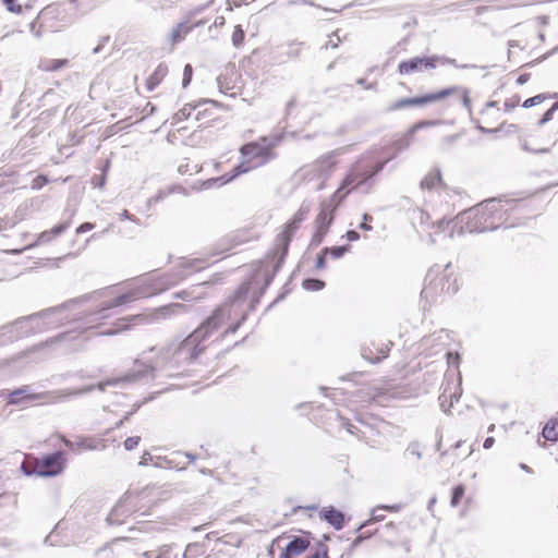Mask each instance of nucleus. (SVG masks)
Returning a JSON list of instances; mask_svg holds the SVG:
<instances>
[{"instance_id": "64", "label": "nucleus", "mask_w": 558, "mask_h": 558, "mask_svg": "<svg viewBox=\"0 0 558 558\" xmlns=\"http://www.w3.org/2000/svg\"><path fill=\"white\" fill-rule=\"evenodd\" d=\"M108 39H109L108 37H104V38L101 39V41L98 44V46H97L96 48H94L93 52H94V53H98V52L102 49V47L105 46V44L108 41Z\"/></svg>"}, {"instance_id": "28", "label": "nucleus", "mask_w": 558, "mask_h": 558, "mask_svg": "<svg viewBox=\"0 0 558 558\" xmlns=\"http://www.w3.org/2000/svg\"><path fill=\"white\" fill-rule=\"evenodd\" d=\"M302 286L308 291H319L324 289L325 282L320 279L308 278L303 281Z\"/></svg>"}, {"instance_id": "56", "label": "nucleus", "mask_w": 558, "mask_h": 558, "mask_svg": "<svg viewBox=\"0 0 558 558\" xmlns=\"http://www.w3.org/2000/svg\"><path fill=\"white\" fill-rule=\"evenodd\" d=\"M345 238L353 242V241H357L360 239V234L359 232H356L355 230H349L347 233H345Z\"/></svg>"}, {"instance_id": "26", "label": "nucleus", "mask_w": 558, "mask_h": 558, "mask_svg": "<svg viewBox=\"0 0 558 558\" xmlns=\"http://www.w3.org/2000/svg\"><path fill=\"white\" fill-rule=\"evenodd\" d=\"M381 511H384L381 505L376 506L375 508H373L372 511H371V518L368 520H366L365 522H363L357 527V532L363 530V529H365L366 526L371 525L372 523L383 521L385 519V514L380 513Z\"/></svg>"}, {"instance_id": "60", "label": "nucleus", "mask_w": 558, "mask_h": 558, "mask_svg": "<svg viewBox=\"0 0 558 558\" xmlns=\"http://www.w3.org/2000/svg\"><path fill=\"white\" fill-rule=\"evenodd\" d=\"M60 153L64 155L65 157H70L73 151L71 150V146L64 145L60 148Z\"/></svg>"}, {"instance_id": "44", "label": "nucleus", "mask_w": 558, "mask_h": 558, "mask_svg": "<svg viewBox=\"0 0 558 558\" xmlns=\"http://www.w3.org/2000/svg\"><path fill=\"white\" fill-rule=\"evenodd\" d=\"M496 130L497 132H505L507 134H511L518 131V125L502 123L499 128H496Z\"/></svg>"}, {"instance_id": "54", "label": "nucleus", "mask_w": 558, "mask_h": 558, "mask_svg": "<svg viewBox=\"0 0 558 558\" xmlns=\"http://www.w3.org/2000/svg\"><path fill=\"white\" fill-rule=\"evenodd\" d=\"M93 228H94V223H92V222H84V223H82V225L76 229V233H77V234H81V233H84V232L90 231Z\"/></svg>"}, {"instance_id": "49", "label": "nucleus", "mask_w": 558, "mask_h": 558, "mask_svg": "<svg viewBox=\"0 0 558 558\" xmlns=\"http://www.w3.org/2000/svg\"><path fill=\"white\" fill-rule=\"evenodd\" d=\"M3 4L10 12H20L21 5L15 4V0H2Z\"/></svg>"}, {"instance_id": "21", "label": "nucleus", "mask_w": 558, "mask_h": 558, "mask_svg": "<svg viewBox=\"0 0 558 558\" xmlns=\"http://www.w3.org/2000/svg\"><path fill=\"white\" fill-rule=\"evenodd\" d=\"M296 177L303 181H312L315 179H320L319 178V168H318V166H316V162L304 166L298 171Z\"/></svg>"}, {"instance_id": "3", "label": "nucleus", "mask_w": 558, "mask_h": 558, "mask_svg": "<svg viewBox=\"0 0 558 558\" xmlns=\"http://www.w3.org/2000/svg\"><path fill=\"white\" fill-rule=\"evenodd\" d=\"M510 211L523 213L524 205L514 199H487L456 217L457 234L495 230L508 221Z\"/></svg>"}, {"instance_id": "58", "label": "nucleus", "mask_w": 558, "mask_h": 558, "mask_svg": "<svg viewBox=\"0 0 558 558\" xmlns=\"http://www.w3.org/2000/svg\"><path fill=\"white\" fill-rule=\"evenodd\" d=\"M120 219L123 220V219H129V220H132L134 222L138 221L135 216H133L132 214H130L126 209H124L121 214H120Z\"/></svg>"}, {"instance_id": "51", "label": "nucleus", "mask_w": 558, "mask_h": 558, "mask_svg": "<svg viewBox=\"0 0 558 558\" xmlns=\"http://www.w3.org/2000/svg\"><path fill=\"white\" fill-rule=\"evenodd\" d=\"M373 535L372 532H363L361 533L354 541H353V547L360 545L364 539L371 537Z\"/></svg>"}, {"instance_id": "62", "label": "nucleus", "mask_w": 558, "mask_h": 558, "mask_svg": "<svg viewBox=\"0 0 558 558\" xmlns=\"http://www.w3.org/2000/svg\"><path fill=\"white\" fill-rule=\"evenodd\" d=\"M494 444H495V439H494V437H487V438L485 439L484 444H483V447H484L485 449H490V448L494 446Z\"/></svg>"}, {"instance_id": "14", "label": "nucleus", "mask_w": 558, "mask_h": 558, "mask_svg": "<svg viewBox=\"0 0 558 558\" xmlns=\"http://www.w3.org/2000/svg\"><path fill=\"white\" fill-rule=\"evenodd\" d=\"M319 518L337 531L344 526V514L333 507H324L319 512Z\"/></svg>"}, {"instance_id": "39", "label": "nucleus", "mask_w": 558, "mask_h": 558, "mask_svg": "<svg viewBox=\"0 0 558 558\" xmlns=\"http://www.w3.org/2000/svg\"><path fill=\"white\" fill-rule=\"evenodd\" d=\"M558 109V102H556L555 105L551 106L550 109H548L544 116L542 117V119L538 121V125H543L545 123H547L548 121H550L553 119V114L554 112Z\"/></svg>"}, {"instance_id": "25", "label": "nucleus", "mask_w": 558, "mask_h": 558, "mask_svg": "<svg viewBox=\"0 0 558 558\" xmlns=\"http://www.w3.org/2000/svg\"><path fill=\"white\" fill-rule=\"evenodd\" d=\"M68 63L66 59H45L39 63L43 71L51 72L57 71Z\"/></svg>"}, {"instance_id": "1", "label": "nucleus", "mask_w": 558, "mask_h": 558, "mask_svg": "<svg viewBox=\"0 0 558 558\" xmlns=\"http://www.w3.org/2000/svg\"><path fill=\"white\" fill-rule=\"evenodd\" d=\"M199 259L187 260L181 258L178 270L169 274L157 275L149 274L147 276L136 279L129 286V289L111 299L101 301L96 310L83 314L82 312L74 311L77 305L76 301L63 304L62 306L48 308L37 314L23 317L9 326L0 329L2 336L9 335V339L28 336L32 332H40L47 328L63 325V322H77L78 326L70 331L63 332L54 340L68 343L70 350H78L83 348L85 341L92 337V330L100 327L102 322L111 316L110 311L122 306L126 303L148 298L161 293L171 287L184 280L193 271L204 268ZM184 306L179 303L168 304L156 308L149 314H138L121 318L116 323L117 328L106 329L99 332H93L95 336H112L119 331L126 330L129 323L134 324H150L172 315H177L184 311Z\"/></svg>"}, {"instance_id": "29", "label": "nucleus", "mask_w": 558, "mask_h": 558, "mask_svg": "<svg viewBox=\"0 0 558 558\" xmlns=\"http://www.w3.org/2000/svg\"><path fill=\"white\" fill-rule=\"evenodd\" d=\"M196 109V106L185 105L174 114V119L177 120V122L187 120L192 116L193 111H195Z\"/></svg>"}, {"instance_id": "24", "label": "nucleus", "mask_w": 558, "mask_h": 558, "mask_svg": "<svg viewBox=\"0 0 558 558\" xmlns=\"http://www.w3.org/2000/svg\"><path fill=\"white\" fill-rule=\"evenodd\" d=\"M193 26H187L185 23L178 24L170 33V40L174 45L181 41L191 31Z\"/></svg>"}, {"instance_id": "46", "label": "nucleus", "mask_w": 558, "mask_h": 558, "mask_svg": "<svg viewBox=\"0 0 558 558\" xmlns=\"http://www.w3.org/2000/svg\"><path fill=\"white\" fill-rule=\"evenodd\" d=\"M373 220V217L368 214H364L363 215V221L362 223H360L359 228L361 230H364V231H369L372 230V226L368 223L369 221Z\"/></svg>"}, {"instance_id": "59", "label": "nucleus", "mask_w": 558, "mask_h": 558, "mask_svg": "<svg viewBox=\"0 0 558 558\" xmlns=\"http://www.w3.org/2000/svg\"><path fill=\"white\" fill-rule=\"evenodd\" d=\"M410 142L408 137L401 138L397 142V146L399 149H404L409 146Z\"/></svg>"}, {"instance_id": "16", "label": "nucleus", "mask_w": 558, "mask_h": 558, "mask_svg": "<svg viewBox=\"0 0 558 558\" xmlns=\"http://www.w3.org/2000/svg\"><path fill=\"white\" fill-rule=\"evenodd\" d=\"M308 546L310 541L307 538L296 536L287 544L283 556L286 558H293L305 551Z\"/></svg>"}, {"instance_id": "8", "label": "nucleus", "mask_w": 558, "mask_h": 558, "mask_svg": "<svg viewBox=\"0 0 558 558\" xmlns=\"http://www.w3.org/2000/svg\"><path fill=\"white\" fill-rule=\"evenodd\" d=\"M457 93L462 94V98H461L462 105L468 110V112L471 113L472 105H471V99L469 97V90L466 88L459 87V86H451V87L441 89L437 93L426 94L421 97L399 99L388 107V111L401 110V109H404L410 106H424V105H427V104H430V102H434L437 100H441V99H444L450 95H454Z\"/></svg>"}, {"instance_id": "27", "label": "nucleus", "mask_w": 558, "mask_h": 558, "mask_svg": "<svg viewBox=\"0 0 558 558\" xmlns=\"http://www.w3.org/2000/svg\"><path fill=\"white\" fill-rule=\"evenodd\" d=\"M349 245H342L333 247H324L323 250L325 254L330 255L335 259H338L341 258L349 251Z\"/></svg>"}, {"instance_id": "45", "label": "nucleus", "mask_w": 558, "mask_h": 558, "mask_svg": "<svg viewBox=\"0 0 558 558\" xmlns=\"http://www.w3.org/2000/svg\"><path fill=\"white\" fill-rule=\"evenodd\" d=\"M434 124H436L435 121H422V122H418V123L414 124L410 129L409 134L413 135L417 130H420L422 128H425V126L434 125Z\"/></svg>"}, {"instance_id": "43", "label": "nucleus", "mask_w": 558, "mask_h": 558, "mask_svg": "<svg viewBox=\"0 0 558 558\" xmlns=\"http://www.w3.org/2000/svg\"><path fill=\"white\" fill-rule=\"evenodd\" d=\"M48 179L45 175H37L32 182L33 190H39L47 184Z\"/></svg>"}, {"instance_id": "4", "label": "nucleus", "mask_w": 558, "mask_h": 558, "mask_svg": "<svg viewBox=\"0 0 558 558\" xmlns=\"http://www.w3.org/2000/svg\"><path fill=\"white\" fill-rule=\"evenodd\" d=\"M386 163L387 160L372 165L368 158L363 157L359 159L331 198L320 204V211L315 220V228L328 232L329 227L333 222V214L337 207L349 194L350 190L367 184L368 180L378 174Z\"/></svg>"}, {"instance_id": "31", "label": "nucleus", "mask_w": 558, "mask_h": 558, "mask_svg": "<svg viewBox=\"0 0 558 558\" xmlns=\"http://www.w3.org/2000/svg\"><path fill=\"white\" fill-rule=\"evenodd\" d=\"M464 492H465V488L461 484L453 487L452 496H451V500H450V505L452 507H457L459 505L461 498L464 495Z\"/></svg>"}, {"instance_id": "48", "label": "nucleus", "mask_w": 558, "mask_h": 558, "mask_svg": "<svg viewBox=\"0 0 558 558\" xmlns=\"http://www.w3.org/2000/svg\"><path fill=\"white\" fill-rule=\"evenodd\" d=\"M341 425L342 427H344L348 433L352 434V435H356V426L354 424H352L349 420L347 418H341Z\"/></svg>"}, {"instance_id": "52", "label": "nucleus", "mask_w": 558, "mask_h": 558, "mask_svg": "<svg viewBox=\"0 0 558 558\" xmlns=\"http://www.w3.org/2000/svg\"><path fill=\"white\" fill-rule=\"evenodd\" d=\"M450 223H453V225H454V220H452V221L440 220V221L438 222V225H437V226H438V229H439V230H442V231H444V230H446V228H447ZM457 231H458V228H454V227H453V230H452V232H451L450 236H452L454 233H457Z\"/></svg>"}, {"instance_id": "38", "label": "nucleus", "mask_w": 558, "mask_h": 558, "mask_svg": "<svg viewBox=\"0 0 558 558\" xmlns=\"http://www.w3.org/2000/svg\"><path fill=\"white\" fill-rule=\"evenodd\" d=\"M327 233H328V232H326V231H323V230L316 229V230H315V233H314V234H313V236H312L311 245H312V246H317V245H319V244L323 242V240H324V238H325V235H326Z\"/></svg>"}, {"instance_id": "50", "label": "nucleus", "mask_w": 558, "mask_h": 558, "mask_svg": "<svg viewBox=\"0 0 558 558\" xmlns=\"http://www.w3.org/2000/svg\"><path fill=\"white\" fill-rule=\"evenodd\" d=\"M521 147H522V149H523V150H525V151L536 153V154H545V153H548V151H549V149H548V148L532 149V148L529 146L527 142H523V143L521 144Z\"/></svg>"}, {"instance_id": "12", "label": "nucleus", "mask_w": 558, "mask_h": 558, "mask_svg": "<svg viewBox=\"0 0 558 558\" xmlns=\"http://www.w3.org/2000/svg\"><path fill=\"white\" fill-rule=\"evenodd\" d=\"M133 498L134 495L128 492L108 514L107 522L111 525L122 524L124 518L134 511Z\"/></svg>"}, {"instance_id": "55", "label": "nucleus", "mask_w": 558, "mask_h": 558, "mask_svg": "<svg viewBox=\"0 0 558 558\" xmlns=\"http://www.w3.org/2000/svg\"><path fill=\"white\" fill-rule=\"evenodd\" d=\"M174 456L179 457V458L184 457V458L189 459V462H194L196 460V457L190 452L175 451Z\"/></svg>"}, {"instance_id": "7", "label": "nucleus", "mask_w": 558, "mask_h": 558, "mask_svg": "<svg viewBox=\"0 0 558 558\" xmlns=\"http://www.w3.org/2000/svg\"><path fill=\"white\" fill-rule=\"evenodd\" d=\"M449 267V264L446 265L442 271H439L438 267L429 269L426 283L421 291V298L428 304L437 302L442 295L453 294L458 291L456 279H452L451 274L448 272Z\"/></svg>"}, {"instance_id": "11", "label": "nucleus", "mask_w": 558, "mask_h": 558, "mask_svg": "<svg viewBox=\"0 0 558 558\" xmlns=\"http://www.w3.org/2000/svg\"><path fill=\"white\" fill-rule=\"evenodd\" d=\"M439 60H442V63H449L454 66H458L454 59L439 58L437 56L415 57L400 62L398 71L401 75H408L415 72H422L428 69H435Z\"/></svg>"}, {"instance_id": "9", "label": "nucleus", "mask_w": 558, "mask_h": 558, "mask_svg": "<svg viewBox=\"0 0 558 558\" xmlns=\"http://www.w3.org/2000/svg\"><path fill=\"white\" fill-rule=\"evenodd\" d=\"M95 388H98V384L96 386L88 385V386H84L82 388H66V389H61V390H57V391L48 392V393H33L31 391L29 386H23L22 388H19L10 393L9 403L10 404H19V403L23 402L24 400H27V401L38 400L48 395H52L54 400H57V401H63L69 398L78 397V396L88 393V392L93 391Z\"/></svg>"}, {"instance_id": "40", "label": "nucleus", "mask_w": 558, "mask_h": 558, "mask_svg": "<svg viewBox=\"0 0 558 558\" xmlns=\"http://www.w3.org/2000/svg\"><path fill=\"white\" fill-rule=\"evenodd\" d=\"M155 461H156V457H154L149 452L145 451L143 453V456L141 457V460H140L138 464L141 466H146V465H149V464L154 465Z\"/></svg>"}, {"instance_id": "18", "label": "nucleus", "mask_w": 558, "mask_h": 558, "mask_svg": "<svg viewBox=\"0 0 558 558\" xmlns=\"http://www.w3.org/2000/svg\"><path fill=\"white\" fill-rule=\"evenodd\" d=\"M154 466L158 469H177L179 471L185 470V465L179 461V457H175L174 452L171 457H156Z\"/></svg>"}, {"instance_id": "47", "label": "nucleus", "mask_w": 558, "mask_h": 558, "mask_svg": "<svg viewBox=\"0 0 558 558\" xmlns=\"http://www.w3.org/2000/svg\"><path fill=\"white\" fill-rule=\"evenodd\" d=\"M326 256L327 254L324 253V250L317 255L316 258V269H325L326 268Z\"/></svg>"}, {"instance_id": "33", "label": "nucleus", "mask_w": 558, "mask_h": 558, "mask_svg": "<svg viewBox=\"0 0 558 558\" xmlns=\"http://www.w3.org/2000/svg\"><path fill=\"white\" fill-rule=\"evenodd\" d=\"M549 96H547L546 94H538V95H536L534 97H531V98L526 99L523 102V107L524 108H531L533 106L539 105L541 102H543Z\"/></svg>"}, {"instance_id": "41", "label": "nucleus", "mask_w": 558, "mask_h": 558, "mask_svg": "<svg viewBox=\"0 0 558 558\" xmlns=\"http://www.w3.org/2000/svg\"><path fill=\"white\" fill-rule=\"evenodd\" d=\"M519 102H520V97L519 96H514V97H512L510 99H507L505 101V105H504L505 106V111H507V112L512 111L519 105Z\"/></svg>"}, {"instance_id": "42", "label": "nucleus", "mask_w": 558, "mask_h": 558, "mask_svg": "<svg viewBox=\"0 0 558 558\" xmlns=\"http://www.w3.org/2000/svg\"><path fill=\"white\" fill-rule=\"evenodd\" d=\"M192 73H193L192 65L186 64L184 66V72H183V81H182L183 87H186L190 84L191 78H192Z\"/></svg>"}, {"instance_id": "30", "label": "nucleus", "mask_w": 558, "mask_h": 558, "mask_svg": "<svg viewBox=\"0 0 558 558\" xmlns=\"http://www.w3.org/2000/svg\"><path fill=\"white\" fill-rule=\"evenodd\" d=\"M244 37H245V34H244V31L242 29V26L236 25L234 27V31H233L232 37H231L233 47L240 48L243 45Z\"/></svg>"}, {"instance_id": "63", "label": "nucleus", "mask_w": 558, "mask_h": 558, "mask_svg": "<svg viewBox=\"0 0 558 558\" xmlns=\"http://www.w3.org/2000/svg\"><path fill=\"white\" fill-rule=\"evenodd\" d=\"M529 78H530V74H526V73H525V74H521V75L518 77L517 83H518L519 85H523V84H525V83L529 81Z\"/></svg>"}, {"instance_id": "20", "label": "nucleus", "mask_w": 558, "mask_h": 558, "mask_svg": "<svg viewBox=\"0 0 558 558\" xmlns=\"http://www.w3.org/2000/svg\"><path fill=\"white\" fill-rule=\"evenodd\" d=\"M168 73V66L163 63H160L156 70L148 76L146 81V87L148 90H154L165 78Z\"/></svg>"}, {"instance_id": "35", "label": "nucleus", "mask_w": 558, "mask_h": 558, "mask_svg": "<svg viewBox=\"0 0 558 558\" xmlns=\"http://www.w3.org/2000/svg\"><path fill=\"white\" fill-rule=\"evenodd\" d=\"M306 558H328L327 546L323 543H318L315 553Z\"/></svg>"}, {"instance_id": "22", "label": "nucleus", "mask_w": 558, "mask_h": 558, "mask_svg": "<svg viewBox=\"0 0 558 558\" xmlns=\"http://www.w3.org/2000/svg\"><path fill=\"white\" fill-rule=\"evenodd\" d=\"M206 555V547L203 543H191L186 546L183 558H202Z\"/></svg>"}, {"instance_id": "19", "label": "nucleus", "mask_w": 558, "mask_h": 558, "mask_svg": "<svg viewBox=\"0 0 558 558\" xmlns=\"http://www.w3.org/2000/svg\"><path fill=\"white\" fill-rule=\"evenodd\" d=\"M442 185L441 172L435 169L427 173L420 183L422 190H435L437 186Z\"/></svg>"}, {"instance_id": "32", "label": "nucleus", "mask_w": 558, "mask_h": 558, "mask_svg": "<svg viewBox=\"0 0 558 558\" xmlns=\"http://www.w3.org/2000/svg\"><path fill=\"white\" fill-rule=\"evenodd\" d=\"M170 546H163L159 549L158 554L155 550L146 551L144 556L146 558H169Z\"/></svg>"}, {"instance_id": "17", "label": "nucleus", "mask_w": 558, "mask_h": 558, "mask_svg": "<svg viewBox=\"0 0 558 558\" xmlns=\"http://www.w3.org/2000/svg\"><path fill=\"white\" fill-rule=\"evenodd\" d=\"M389 345H391V342L389 344L377 348L376 352H374L371 348H363L362 356L371 363L380 362L388 356V352L390 350Z\"/></svg>"}, {"instance_id": "34", "label": "nucleus", "mask_w": 558, "mask_h": 558, "mask_svg": "<svg viewBox=\"0 0 558 558\" xmlns=\"http://www.w3.org/2000/svg\"><path fill=\"white\" fill-rule=\"evenodd\" d=\"M301 45H302V43H295V41L289 43L287 56L289 58H298L301 53V48H300Z\"/></svg>"}, {"instance_id": "36", "label": "nucleus", "mask_w": 558, "mask_h": 558, "mask_svg": "<svg viewBox=\"0 0 558 558\" xmlns=\"http://www.w3.org/2000/svg\"><path fill=\"white\" fill-rule=\"evenodd\" d=\"M341 43V39L338 35V31L333 32L330 36H329V40L325 44V46L323 48L325 49H328V48H338L339 44Z\"/></svg>"}, {"instance_id": "13", "label": "nucleus", "mask_w": 558, "mask_h": 558, "mask_svg": "<svg viewBox=\"0 0 558 558\" xmlns=\"http://www.w3.org/2000/svg\"><path fill=\"white\" fill-rule=\"evenodd\" d=\"M69 227H70V221L59 223V225L54 226L53 228H51L50 230L43 231L41 233H39L37 235L36 241L28 244L26 247H24L22 250H12V251H10V253L20 254L24 250L35 247L39 244L49 243L50 241H52V239H54L56 236L62 234L65 230H68Z\"/></svg>"}, {"instance_id": "37", "label": "nucleus", "mask_w": 558, "mask_h": 558, "mask_svg": "<svg viewBox=\"0 0 558 558\" xmlns=\"http://www.w3.org/2000/svg\"><path fill=\"white\" fill-rule=\"evenodd\" d=\"M141 441V437L140 436H132V437H129L124 440V448L125 450L130 451V450H133L137 447V445L140 444Z\"/></svg>"}, {"instance_id": "15", "label": "nucleus", "mask_w": 558, "mask_h": 558, "mask_svg": "<svg viewBox=\"0 0 558 558\" xmlns=\"http://www.w3.org/2000/svg\"><path fill=\"white\" fill-rule=\"evenodd\" d=\"M339 155L338 150L330 151L324 156H322L318 160H316V166L319 168V178H322L323 182L331 174L333 171V167L336 165L335 158Z\"/></svg>"}, {"instance_id": "5", "label": "nucleus", "mask_w": 558, "mask_h": 558, "mask_svg": "<svg viewBox=\"0 0 558 558\" xmlns=\"http://www.w3.org/2000/svg\"><path fill=\"white\" fill-rule=\"evenodd\" d=\"M281 140L282 135H274L269 137L264 136L257 142H251L243 145L240 148V151L242 156L246 158V160L234 167L230 173L204 181L202 183L201 190H209L215 185H225L240 174L246 173L253 168L265 165L275 158L272 148L276 147L281 142Z\"/></svg>"}, {"instance_id": "57", "label": "nucleus", "mask_w": 558, "mask_h": 558, "mask_svg": "<svg viewBox=\"0 0 558 558\" xmlns=\"http://www.w3.org/2000/svg\"><path fill=\"white\" fill-rule=\"evenodd\" d=\"M535 0H512L511 7L529 5L534 3Z\"/></svg>"}, {"instance_id": "61", "label": "nucleus", "mask_w": 558, "mask_h": 558, "mask_svg": "<svg viewBox=\"0 0 558 558\" xmlns=\"http://www.w3.org/2000/svg\"><path fill=\"white\" fill-rule=\"evenodd\" d=\"M175 296L180 298L182 300H186V301L192 299V295H191V293L189 291L179 292V293L175 294Z\"/></svg>"}, {"instance_id": "2", "label": "nucleus", "mask_w": 558, "mask_h": 558, "mask_svg": "<svg viewBox=\"0 0 558 558\" xmlns=\"http://www.w3.org/2000/svg\"><path fill=\"white\" fill-rule=\"evenodd\" d=\"M251 284L250 282L242 283L232 298L218 306L213 314L184 340L180 342L174 340L165 348H161L155 365L140 364V362L136 361V369H133L122 377L99 383L98 389L104 391L107 386L134 383L157 367L168 365L180 366L193 361L205 349L203 343L228 323L229 325L222 335L234 333L246 320L247 310H251L250 304L247 307L244 305V302L251 294Z\"/></svg>"}, {"instance_id": "53", "label": "nucleus", "mask_w": 558, "mask_h": 558, "mask_svg": "<svg viewBox=\"0 0 558 558\" xmlns=\"http://www.w3.org/2000/svg\"><path fill=\"white\" fill-rule=\"evenodd\" d=\"M384 511L389 512H399L402 509L401 504H395V505H381Z\"/></svg>"}, {"instance_id": "23", "label": "nucleus", "mask_w": 558, "mask_h": 558, "mask_svg": "<svg viewBox=\"0 0 558 558\" xmlns=\"http://www.w3.org/2000/svg\"><path fill=\"white\" fill-rule=\"evenodd\" d=\"M543 437L548 441L558 440V420L550 418L543 428Z\"/></svg>"}, {"instance_id": "10", "label": "nucleus", "mask_w": 558, "mask_h": 558, "mask_svg": "<svg viewBox=\"0 0 558 558\" xmlns=\"http://www.w3.org/2000/svg\"><path fill=\"white\" fill-rule=\"evenodd\" d=\"M64 462L63 452L56 451L43 457L40 460H36L34 463H22L21 469L27 476L37 475L40 477H51L63 471Z\"/></svg>"}, {"instance_id": "6", "label": "nucleus", "mask_w": 558, "mask_h": 558, "mask_svg": "<svg viewBox=\"0 0 558 558\" xmlns=\"http://www.w3.org/2000/svg\"><path fill=\"white\" fill-rule=\"evenodd\" d=\"M310 213L308 205H302L299 210L294 214L293 218L286 225V230L278 236V243L281 246V252L279 259L274 266L272 274L265 271L262 274L260 271L256 272L254 278L248 281L251 284V301L250 307L253 311L256 304L259 301V298L263 295L267 287L270 284L275 274L280 268L286 255L288 254V248L290 241L293 236V233L298 230L300 225L306 219Z\"/></svg>"}]
</instances>
